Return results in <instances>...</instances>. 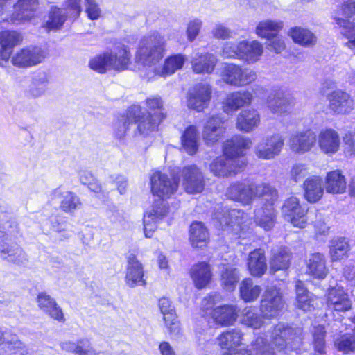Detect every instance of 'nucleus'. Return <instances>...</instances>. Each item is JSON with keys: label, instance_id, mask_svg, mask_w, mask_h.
Instances as JSON below:
<instances>
[{"label": "nucleus", "instance_id": "obj_1", "mask_svg": "<svg viewBox=\"0 0 355 355\" xmlns=\"http://www.w3.org/2000/svg\"><path fill=\"white\" fill-rule=\"evenodd\" d=\"M166 41L164 35L157 31H152L145 35L139 41L135 54V62L142 66L147 71L148 79L155 76H167L180 69L185 61L186 56L175 54L166 58L163 67H157V64L164 58L166 51Z\"/></svg>", "mask_w": 355, "mask_h": 355}, {"label": "nucleus", "instance_id": "obj_2", "mask_svg": "<svg viewBox=\"0 0 355 355\" xmlns=\"http://www.w3.org/2000/svg\"><path fill=\"white\" fill-rule=\"evenodd\" d=\"M243 334L239 329L226 331L218 337V344L223 349L228 350L225 355H275L274 351L266 338L259 336L252 343L251 348L237 350L241 344Z\"/></svg>", "mask_w": 355, "mask_h": 355}, {"label": "nucleus", "instance_id": "obj_3", "mask_svg": "<svg viewBox=\"0 0 355 355\" xmlns=\"http://www.w3.org/2000/svg\"><path fill=\"white\" fill-rule=\"evenodd\" d=\"M226 195L233 200L243 205H250L256 197H261L263 200L275 199L277 191L266 183L257 184L250 180H245L231 184L227 190Z\"/></svg>", "mask_w": 355, "mask_h": 355}, {"label": "nucleus", "instance_id": "obj_4", "mask_svg": "<svg viewBox=\"0 0 355 355\" xmlns=\"http://www.w3.org/2000/svg\"><path fill=\"white\" fill-rule=\"evenodd\" d=\"M130 62V53L127 47L121 46L114 51L105 52L93 57L89 62V67L100 73L108 70L122 71Z\"/></svg>", "mask_w": 355, "mask_h": 355}, {"label": "nucleus", "instance_id": "obj_5", "mask_svg": "<svg viewBox=\"0 0 355 355\" xmlns=\"http://www.w3.org/2000/svg\"><path fill=\"white\" fill-rule=\"evenodd\" d=\"M355 0H344L342 6L338 8L334 19L340 28V33L349 40L346 46L355 54Z\"/></svg>", "mask_w": 355, "mask_h": 355}, {"label": "nucleus", "instance_id": "obj_6", "mask_svg": "<svg viewBox=\"0 0 355 355\" xmlns=\"http://www.w3.org/2000/svg\"><path fill=\"white\" fill-rule=\"evenodd\" d=\"M246 216L241 209L218 208L214 213L213 220L215 225L223 230L241 236V232L245 229L244 223Z\"/></svg>", "mask_w": 355, "mask_h": 355}, {"label": "nucleus", "instance_id": "obj_7", "mask_svg": "<svg viewBox=\"0 0 355 355\" xmlns=\"http://www.w3.org/2000/svg\"><path fill=\"white\" fill-rule=\"evenodd\" d=\"M222 78L227 84L243 87L257 79V73L251 69L243 68L234 64H226L221 71Z\"/></svg>", "mask_w": 355, "mask_h": 355}, {"label": "nucleus", "instance_id": "obj_8", "mask_svg": "<svg viewBox=\"0 0 355 355\" xmlns=\"http://www.w3.org/2000/svg\"><path fill=\"white\" fill-rule=\"evenodd\" d=\"M247 165L246 158L234 159L232 156L223 155L210 164L211 172L219 178L236 175L243 171Z\"/></svg>", "mask_w": 355, "mask_h": 355}, {"label": "nucleus", "instance_id": "obj_9", "mask_svg": "<svg viewBox=\"0 0 355 355\" xmlns=\"http://www.w3.org/2000/svg\"><path fill=\"white\" fill-rule=\"evenodd\" d=\"M301 334L300 328H292L284 324H278L270 334V344L279 350L289 345L292 347L293 344L301 342Z\"/></svg>", "mask_w": 355, "mask_h": 355}, {"label": "nucleus", "instance_id": "obj_10", "mask_svg": "<svg viewBox=\"0 0 355 355\" xmlns=\"http://www.w3.org/2000/svg\"><path fill=\"white\" fill-rule=\"evenodd\" d=\"M0 258L18 266L26 265L28 257L24 249L16 242L8 239L0 232Z\"/></svg>", "mask_w": 355, "mask_h": 355}, {"label": "nucleus", "instance_id": "obj_11", "mask_svg": "<svg viewBox=\"0 0 355 355\" xmlns=\"http://www.w3.org/2000/svg\"><path fill=\"white\" fill-rule=\"evenodd\" d=\"M284 146V139L282 135H267L255 146L254 154L259 159H272L280 154Z\"/></svg>", "mask_w": 355, "mask_h": 355}, {"label": "nucleus", "instance_id": "obj_12", "mask_svg": "<svg viewBox=\"0 0 355 355\" xmlns=\"http://www.w3.org/2000/svg\"><path fill=\"white\" fill-rule=\"evenodd\" d=\"M284 306L282 295L276 287H268L264 291L260 305V311L263 317H276Z\"/></svg>", "mask_w": 355, "mask_h": 355}, {"label": "nucleus", "instance_id": "obj_13", "mask_svg": "<svg viewBox=\"0 0 355 355\" xmlns=\"http://www.w3.org/2000/svg\"><path fill=\"white\" fill-rule=\"evenodd\" d=\"M211 87L207 83H198L189 89L187 94V106L198 112L206 108L211 100Z\"/></svg>", "mask_w": 355, "mask_h": 355}, {"label": "nucleus", "instance_id": "obj_14", "mask_svg": "<svg viewBox=\"0 0 355 355\" xmlns=\"http://www.w3.org/2000/svg\"><path fill=\"white\" fill-rule=\"evenodd\" d=\"M151 190L154 195L159 198H168L178 189V181L175 178L159 171L154 172L150 178Z\"/></svg>", "mask_w": 355, "mask_h": 355}, {"label": "nucleus", "instance_id": "obj_15", "mask_svg": "<svg viewBox=\"0 0 355 355\" xmlns=\"http://www.w3.org/2000/svg\"><path fill=\"white\" fill-rule=\"evenodd\" d=\"M307 211L303 208L295 197L288 198L282 207V214L284 218L291 224L300 228H304L307 221Z\"/></svg>", "mask_w": 355, "mask_h": 355}, {"label": "nucleus", "instance_id": "obj_16", "mask_svg": "<svg viewBox=\"0 0 355 355\" xmlns=\"http://www.w3.org/2000/svg\"><path fill=\"white\" fill-rule=\"evenodd\" d=\"M46 58V53L40 47L28 46L16 53L12 63L19 67H31L41 63Z\"/></svg>", "mask_w": 355, "mask_h": 355}, {"label": "nucleus", "instance_id": "obj_17", "mask_svg": "<svg viewBox=\"0 0 355 355\" xmlns=\"http://www.w3.org/2000/svg\"><path fill=\"white\" fill-rule=\"evenodd\" d=\"M182 185L188 193H199L205 187L202 172L196 165L184 166L182 169Z\"/></svg>", "mask_w": 355, "mask_h": 355}, {"label": "nucleus", "instance_id": "obj_18", "mask_svg": "<svg viewBox=\"0 0 355 355\" xmlns=\"http://www.w3.org/2000/svg\"><path fill=\"white\" fill-rule=\"evenodd\" d=\"M326 305L331 311L345 312L352 309V303L343 287L336 286L328 290Z\"/></svg>", "mask_w": 355, "mask_h": 355}, {"label": "nucleus", "instance_id": "obj_19", "mask_svg": "<svg viewBox=\"0 0 355 355\" xmlns=\"http://www.w3.org/2000/svg\"><path fill=\"white\" fill-rule=\"evenodd\" d=\"M224 121L219 115H212L206 120L202 129V139L207 145L219 141L225 132Z\"/></svg>", "mask_w": 355, "mask_h": 355}, {"label": "nucleus", "instance_id": "obj_20", "mask_svg": "<svg viewBox=\"0 0 355 355\" xmlns=\"http://www.w3.org/2000/svg\"><path fill=\"white\" fill-rule=\"evenodd\" d=\"M316 141L315 133L307 130L292 133L288 139V145L293 152L304 154L312 149Z\"/></svg>", "mask_w": 355, "mask_h": 355}, {"label": "nucleus", "instance_id": "obj_21", "mask_svg": "<svg viewBox=\"0 0 355 355\" xmlns=\"http://www.w3.org/2000/svg\"><path fill=\"white\" fill-rule=\"evenodd\" d=\"M278 196L274 200H263L265 202L261 208L255 210V223L265 230H270L276 223L277 211L274 207L275 202Z\"/></svg>", "mask_w": 355, "mask_h": 355}, {"label": "nucleus", "instance_id": "obj_22", "mask_svg": "<svg viewBox=\"0 0 355 355\" xmlns=\"http://www.w3.org/2000/svg\"><path fill=\"white\" fill-rule=\"evenodd\" d=\"M317 140L320 150L327 155H333L340 149V138L339 134L332 128H325L320 130Z\"/></svg>", "mask_w": 355, "mask_h": 355}, {"label": "nucleus", "instance_id": "obj_23", "mask_svg": "<svg viewBox=\"0 0 355 355\" xmlns=\"http://www.w3.org/2000/svg\"><path fill=\"white\" fill-rule=\"evenodd\" d=\"M253 98L249 91H238L230 93L223 102V110L227 114H233L240 108L248 105Z\"/></svg>", "mask_w": 355, "mask_h": 355}, {"label": "nucleus", "instance_id": "obj_24", "mask_svg": "<svg viewBox=\"0 0 355 355\" xmlns=\"http://www.w3.org/2000/svg\"><path fill=\"white\" fill-rule=\"evenodd\" d=\"M37 306L41 311L59 322H64V315L55 300L45 292L40 293L37 297Z\"/></svg>", "mask_w": 355, "mask_h": 355}, {"label": "nucleus", "instance_id": "obj_25", "mask_svg": "<svg viewBox=\"0 0 355 355\" xmlns=\"http://www.w3.org/2000/svg\"><path fill=\"white\" fill-rule=\"evenodd\" d=\"M131 107L137 110L136 116L133 119V123L134 125L137 124V129L140 135L146 136L157 130L162 120L142 112L139 106H132Z\"/></svg>", "mask_w": 355, "mask_h": 355}, {"label": "nucleus", "instance_id": "obj_26", "mask_svg": "<svg viewBox=\"0 0 355 355\" xmlns=\"http://www.w3.org/2000/svg\"><path fill=\"white\" fill-rule=\"evenodd\" d=\"M21 40L20 34L15 31L0 33V66L3 67L10 57L12 49Z\"/></svg>", "mask_w": 355, "mask_h": 355}, {"label": "nucleus", "instance_id": "obj_27", "mask_svg": "<svg viewBox=\"0 0 355 355\" xmlns=\"http://www.w3.org/2000/svg\"><path fill=\"white\" fill-rule=\"evenodd\" d=\"M128 263L126 284L130 287L146 285V281L143 278V266L134 254H130L128 257Z\"/></svg>", "mask_w": 355, "mask_h": 355}, {"label": "nucleus", "instance_id": "obj_28", "mask_svg": "<svg viewBox=\"0 0 355 355\" xmlns=\"http://www.w3.org/2000/svg\"><path fill=\"white\" fill-rule=\"evenodd\" d=\"M241 47L240 60L248 64L258 62L263 53V45L257 40H242Z\"/></svg>", "mask_w": 355, "mask_h": 355}, {"label": "nucleus", "instance_id": "obj_29", "mask_svg": "<svg viewBox=\"0 0 355 355\" xmlns=\"http://www.w3.org/2000/svg\"><path fill=\"white\" fill-rule=\"evenodd\" d=\"M260 121V114L257 110L245 109L237 116L236 127L240 131L250 132L259 125Z\"/></svg>", "mask_w": 355, "mask_h": 355}, {"label": "nucleus", "instance_id": "obj_30", "mask_svg": "<svg viewBox=\"0 0 355 355\" xmlns=\"http://www.w3.org/2000/svg\"><path fill=\"white\" fill-rule=\"evenodd\" d=\"M329 107L336 113H345L349 112L353 107V101L350 96L341 90L332 92L328 96Z\"/></svg>", "mask_w": 355, "mask_h": 355}, {"label": "nucleus", "instance_id": "obj_31", "mask_svg": "<svg viewBox=\"0 0 355 355\" xmlns=\"http://www.w3.org/2000/svg\"><path fill=\"white\" fill-rule=\"evenodd\" d=\"M239 311V309L235 305H223L214 308L211 316L217 324L229 326L236 322Z\"/></svg>", "mask_w": 355, "mask_h": 355}, {"label": "nucleus", "instance_id": "obj_32", "mask_svg": "<svg viewBox=\"0 0 355 355\" xmlns=\"http://www.w3.org/2000/svg\"><path fill=\"white\" fill-rule=\"evenodd\" d=\"M252 145V142L250 138L237 135L226 141L223 146L224 153L232 156L234 159L245 158L242 155V151L250 148Z\"/></svg>", "mask_w": 355, "mask_h": 355}, {"label": "nucleus", "instance_id": "obj_33", "mask_svg": "<svg viewBox=\"0 0 355 355\" xmlns=\"http://www.w3.org/2000/svg\"><path fill=\"white\" fill-rule=\"evenodd\" d=\"M322 182V178L317 175L311 176L304 180V196L308 202L315 203L322 197L324 193Z\"/></svg>", "mask_w": 355, "mask_h": 355}, {"label": "nucleus", "instance_id": "obj_34", "mask_svg": "<svg viewBox=\"0 0 355 355\" xmlns=\"http://www.w3.org/2000/svg\"><path fill=\"white\" fill-rule=\"evenodd\" d=\"M37 7V0H18L14 6L12 20L15 23L28 21Z\"/></svg>", "mask_w": 355, "mask_h": 355}, {"label": "nucleus", "instance_id": "obj_35", "mask_svg": "<svg viewBox=\"0 0 355 355\" xmlns=\"http://www.w3.org/2000/svg\"><path fill=\"white\" fill-rule=\"evenodd\" d=\"M217 61V58L213 54H196L191 60V66L196 73H211Z\"/></svg>", "mask_w": 355, "mask_h": 355}, {"label": "nucleus", "instance_id": "obj_36", "mask_svg": "<svg viewBox=\"0 0 355 355\" xmlns=\"http://www.w3.org/2000/svg\"><path fill=\"white\" fill-rule=\"evenodd\" d=\"M267 104L272 113L281 114L287 112L288 107L294 104V101L289 95L276 92L268 97Z\"/></svg>", "mask_w": 355, "mask_h": 355}, {"label": "nucleus", "instance_id": "obj_37", "mask_svg": "<svg viewBox=\"0 0 355 355\" xmlns=\"http://www.w3.org/2000/svg\"><path fill=\"white\" fill-rule=\"evenodd\" d=\"M210 266L205 262L194 265L191 269V277L196 288H205L211 279Z\"/></svg>", "mask_w": 355, "mask_h": 355}, {"label": "nucleus", "instance_id": "obj_38", "mask_svg": "<svg viewBox=\"0 0 355 355\" xmlns=\"http://www.w3.org/2000/svg\"><path fill=\"white\" fill-rule=\"evenodd\" d=\"M51 196L52 199L62 197L60 209L66 213H72L81 205L79 198L69 191H62L58 188L51 192Z\"/></svg>", "mask_w": 355, "mask_h": 355}, {"label": "nucleus", "instance_id": "obj_39", "mask_svg": "<svg viewBox=\"0 0 355 355\" xmlns=\"http://www.w3.org/2000/svg\"><path fill=\"white\" fill-rule=\"evenodd\" d=\"M291 253L287 248H281L272 252L269 261L270 272L286 270L291 263Z\"/></svg>", "mask_w": 355, "mask_h": 355}, {"label": "nucleus", "instance_id": "obj_40", "mask_svg": "<svg viewBox=\"0 0 355 355\" xmlns=\"http://www.w3.org/2000/svg\"><path fill=\"white\" fill-rule=\"evenodd\" d=\"M248 267L253 276L261 277L266 270L265 252L262 249H257L251 252L248 259Z\"/></svg>", "mask_w": 355, "mask_h": 355}, {"label": "nucleus", "instance_id": "obj_41", "mask_svg": "<svg viewBox=\"0 0 355 355\" xmlns=\"http://www.w3.org/2000/svg\"><path fill=\"white\" fill-rule=\"evenodd\" d=\"M307 272L314 278L322 279L327 274L326 261L323 254H312L307 261Z\"/></svg>", "mask_w": 355, "mask_h": 355}, {"label": "nucleus", "instance_id": "obj_42", "mask_svg": "<svg viewBox=\"0 0 355 355\" xmlns=\"http://www.w3.org/2000/svg\"><path fill=\"white\" fill-rule=\"evenodd\" d=\"M325 189L329 193H343L346 190V181L344 175L338 170L327 173L325 178Z\"/></svg>", "mask_w": 355, "mask_h": 355}, {"label": "nucleus", "instance_id": "obj_43", "mask_svg": "<svg viewBox=\"0 0 355 355\" xmlns=\"http://www.w3.org/2000/svg\"><path fill=\"white\" fill-rule=\"evenodd\" d=\"M288 34L294 42L305 47L315 45L317 41V38L313 33L300 26L291 28Z\"/></svg>", "mask_w": 355, "mask_h": 355}, {"label": "nucleus", "instance_id": "obj_44", "mask_svg": "<svg viewBox=\"0 0 355 355\" xmlns=\"http://www.w3.org/2000/svg\"><path fill=\"white\" fill-rule=\"evenodd\" d=\"M190 241L194 248L205 246L209 239L207 227L202 222H193L190 226Z\"/></svg>", "mask_w": 355, "mask_h": 355}, {"label": "nucleus", "instance_id": "obj_45", "mask_svg": "<svg viewBox=\"0 0 355 355\" xmlns=\"http://www.w3.org/2000/svg\"><path fill=\"white\" fill-rule=\"evenodd\" d=\"M283 28V22L279 20H264L260 21L256 28V34L263 38L272 39Z\"/></svg>", "mask_w": 355, "mask_h": 355}, {"label": "nucleus", "instance_id": "obj_46", "mask_svg": "<svg viewBox=\"0 0 355 355\" xmlns=\"http://www.w3.org/2000/svg\"><path fill=\"white\" fill-rule=\"evenodd\" d=\"M350 250L349 241L344 237H336L331 241L329 253L332 261H339L347 257Z\"/></svg>", "mask_w": 355, "mask_h": 355}, {"label": "nucleus", "instance_id": "obj_47", "mask_svg": "<svg viewBox=\"0 0 355 355\" xmlns=\"http://www.w3.org/2000/svg\"><path fill=\"white\" fill-rule=\"evenodd\" d=\"M181 141L184 150L190 154H195L198 149V131L196 126L190 125L183 132Z\"/></svg>", "mask_w": 355, "mask_h": 355}, {"label": "nucleus", "instance_id": "obj_48", "mask_svg": "<svg viewBox=\"0 0 355 355\" xmlns=\"http://www.w3.org/2000/svg\"><path fill=\"white\" fill-rule=\"evenodd\" d=\"M239 292L243 300L245 302H252L259 297L261 288L255 284L252 279L247 278L241 282Z\"/></svg>", "mask_w": 355, "mask_h": 355}, {"label": "nucleus", "instance_id": "obj_49", "mask_svg": "<svg viewBox=\"0 0 355 355\" xmlns=\"http://www.w3.org/2000/svg\"><path fill=\"white\" fill-rule=\"evenodd\" d=\"M6 345L10 351L15 349H21L20 355H26L28 354L27 349L25 345L18 340L16 334L11 333L8 330L0 329V347Z\"/></svg>", "mask_w": 355, "mask_h": 355}, {"label": "nucleus", "instance_id": "obj_50", "mask_svg": "<svg viewBox=\"0 0 355 355\" xmlns=\"http://www.w3.org/2000/svg\"><path fill=\"white\" fill-rule=\"evenodd\" d=\"M67 19L66 11L56 7L52 8L49 13L48 19L44 25L48 31L60 29Z\"/></svg>", "mask_w": 355, "mask_h": 355}, {"label": "nucleus", "instance_id": "obj_51", "mask_svg": "<svg viewBox=\"0 0 355 355\" xmlns=\"http://www.w3.org/2000/svg\"><path fill=\"white\" fill-rule=\"evenodd\" d=\"M146 110L147 114H150L157 119L164 120L166 116V111L164 107L163 101L159 96L149 97L146 100Z\"/></svg>", "mask_w": 355, "mask_h": 355}, {"label": "nucleus", "instance_id": "obj_52", "mask_svg": "<svg viewBox=\"0 0 355 355\" xmlns=\"http://www.w3.org/2000/svg\"><path fill=\"white\" fill-rule=\"evenodd\" d=\"M241 323L248 327L258 329L263 324V320L255 308L248 307L243 311Z\"/></svg>", "mask_w": 355, "mask_h": 355}, {"label": "nucleus", "instance_id": "obj_53", "mask_svg": "<svg viewBox=\"0 0 355 355\" xmlns=\"http://www.w3.org/2000/svg\"><path fill=\"white\" fill-rule=\"evenodd\" d=\"M137 110L130 107L126 116H123L115 123V133L119 138L123 137L129 130L130 125H133V119L136 116Z\"/></svg>", "mask_w": 355, "mask_h": 355}, {"label": "nucleus", "instance_id": "obj_54", "mask_svg": "<svg viewBox=\"0 0 355 355\" xmlns=\"http://www.w3.org/2000/svg\"><path fill=\"white\" fill-rule=\"evenodd\" d=\"M49 80L47 75L44 73H38L33 78L30 87V92L35 97H40L45 94L47 90Z\"/></svg>", "mask_w": 355, "mask_h": 355}, {"label": "nucleus", "instance_id": "obj_55", "mask_svg": "<svg viewBox=\"0 0 355 355\" xmlns=\"http://www.w3.org/2000/svg\"><path fill=\"white\" fill-rule=\"evenodd\" d=\"M355 334V327H354ZM336 347L345 354L355 352V334H345L335 340Z\"/></svg>", "mask_w": 355, "mask_h": 355}, {"label": "nucleus", "instance_id": "obj_56", "mask_svg": "<svg viewBox=\"0 0 355 355\" xmlns=\"http://www.w3.org/2000/svg\"><path fill=\"white\" fill-rule=\"evenodd\" d=\"M239 279L238 271L232 267L226 268L221 274V283L227 291L233 290Z\"/></svg>", "mask_w": 355, "mask_h": 355}, {"label": "nucleus", "instance_id": "obj_57", "mask_svg": "<svg viewBox=\"0 0 355 355\" xmlns=\"http://www.w3.org/2000/svg\"><path fill=\"white\" fill-rule=\"evenodd\" d=\"M89 344V339L83 338L76 342L71 340H64L60 343L61 349L67 352L73 353L76 355L83 354V347H87Z\"/></svg>", "mask_w": 355, "mask_h": 355}, {"label": "nucleus", "instance_id": "obj_58", "mask_svg": "<svg viewBox=\"0 0 355 355\" xmlns=\"http://www.w3.org/2000/svg\"><path fill=\"white\" fill-rule=\"evenodd\" d=\"M325 334L326 331L323 326L318 325L314 327L313 332V347L315 352L319 354H323L326 352L324 340Z\"/></svg>", "mask_w": 355, "mask_h": 355}, {"label": "nucleus", "instance_id": "obj_59", "mask_svg": "<svg viewBox=\"0 0 355 355\" xmlns=\"http://www.w3.org/2000/svg\"><path fill=\"white\" fill-rule=\"evenodd\" d=\"M241 47V42L235 43L234 42H226L222 46L221 55L224 58H232L240 60Z\"/></svg>", "mask_w": 355, "mask_h": 355}, {"label": "nucleus", "instance_id": "obj_60", "mask_svg": "<svg viewBox=\"0 0 355 355\" xmlns=\"http://www.w3.org/2000/svg\"><path fill=\"white\" fill-rule=\"evenodd\" d=\"M166 327L171 335L177 336L180 332L179 321L177 318L175 311L168 312L163 315Z\"/></svg>", "mask_w": 355, "mask_h": 355}, {"label": "nucleus", "instance_id": "obj_61", "mask_svg": "<svg viewBox=\"0 0 355 355\" xmlns=\"http://www.w3.org/2000/svg\"><path fill=\"white\" fill-rule=\"evenodd\" d=\"M168 212V204L163 199L158 200L156 201L153 207L152 210L148 211L149 214L153 216L157 220H160Z\"/></svg>", "mask_w": 355, "mask_h": 355}, {"label": "nucleus", "instance_id": "obj_62", "mask_svg": "<svg viewBox=\"0 0 355 355\" xmlns=\"http://www.w3.org/2000/svg\"><path fill=\"white\" fill-rule=\"evenodd\" d=\"M144 232L146 238H151L153 232L157 229V223L159 221L151 214L146 213L144 215Z\"/></svg>", "mask_w": 355, "mask_h": 355}, {"label": "nucleus", "instance_id": "obj_63", "mask_svg": "<svg viewBox=\"0 0 355 355\" xmlns=\"http://www.w3.org/2000/svg\"><path fill=\"white\" fill-rule=\"evenodd\" d=\"M309 173L308 168L305 164H296L290 171V178L294 182L302 180Z\"/></svg>", "mask_w": 355, "mask_h": 355}, {"label": "nucleus", "instance_id": "obj_64", "mask_svg": "<svg viewBox=\"0 0 355 355\" xmlns=\"http://www.w3.org/2000/svg\"><path fill=\"white\" fill-rule=\"evenodd\" d=\"M202 26L201 19L196 18L191 20L187 27V35L189 42H193L198 35Z\"/></svg>", "mask_w": 355, "mask_h": 355}]
</instances>
